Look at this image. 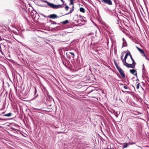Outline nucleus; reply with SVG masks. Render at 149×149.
<instances>
[{"instance_id": "29", "label": "nucleus", "mask_w": 149, "mask_h": 149, "mask_svg": "<svg viewBox=\"0 0 149 149\" xmlns=\"http://www.w3.org/2000/svg\"><path fill=\"white\" fill-rule=\"evenodd\" d=\"M114 64L115 65V66H116V67H117V66H118V64H117V63L116 62V61L114 60Z\"/></svg>"}, {"instance_id": "28", "label": "nucleus", "mask_w": 149, "mask_h": 149, "mask_svg": "<svg viewBox=\"0 0 149 149\" xmlns=\"http://www.w3.org/2000/svg\"><path fill=\"white\" fill-rule=\"evenodd\" d=\"M69 8V7L68 6H66L65 7V9L66 10H68Z\"/></svg>"}, {"instance_id": "32", "label": "nucleus", "mask_w": 149, "mask_h": 149, "mask_svg": "<svg viewBox=\"0 0 149 149\" xmlns=\"http://www.w3.org/2000/svg\"><path fill=\"white\" fill-rule=\"evenodd\" d=\"M128 145L127 143H125L124 144V145L123 146V147L124 148H126L127 147Z\"/></svg>"}, {"instance_id": "23", "label": "nucleus", "mask_w": 149, "mask_h": 149, "mask_svg": "<svg viewBox=\"0 0 149 149\" xmlns=\"http://www.w3.org/2000/svg\"><path fill=\"white\" fill-rule=\"evenodd\" d=\"M129 55L130 56L131 60L132 61L134 60V59H133L132 55L130 54V52L129 51Z\"/></svg>"}, {"instance_id": "17", "label": "nucleus", "mask_w": 149, "mask_h": 149, "mask_svg": "<svg viewBox=\"0 0 149 149\" xmlns=\"http://www.w3.org/2000/svg\"><path fill=\"white\" fill-rule=\"evenodd\" d=\"M60 27L59 26H56V27H54V29L56 30H58L60 29Z\"/></svg>"}, {"instance_id": "51", "label": "nucleus", "mask_w": 149, "mask_h": 149, "mask_svg": "<svg viewBox=\"0 0 149 149\" xmlns=\"http://www.w3.org/2000/svg\"><path fill=\"white\" fill-rule=\"evenodd\" d=\"M23 136H24L25 137H26V136H24V135H23Z\"/></svg>"}, {"instance_id": "21", "label": "nucleus", "mask_w": 149, "mask_h": 149, "mask_svg": "<svg viewBox=\"0 0 149 149\" xmlns=\"http://www.w3.org/2000/svg\"><path fill=\"white\" fill-rule=\"evenodd\" d=\"M126 46H127V43H126L125 42V41H123V47Z\"/></svg>"}, {"instance_id": "38", "label": "nucleus", "mask_w": 149, "mask_h": 149, "mask_svg": "<svg viewBox=\"0 0 149 149\" xmlns=\"http://www.w3.org/2000/svg\"><path fill=\"white\" fill-rule=\"evenodd\" d=\"M37 92L36 88H35V92L34 93H36Z\"/></svg>"}, {"instance_id": "11", "label": "nucleus", "mask_w": 149, "mask_h": 149, "mask_svg": "<svg viewBox=\"0 0 149 149\" xmlns=\"http://www.w3.org/2000/svg\"><path fill=\"white\" fill-rule=\"evenodd\" d=\"M68 22V20H66L64 21L61 22L60 23H58V25H60L61 24H66Z\"/></svg>"}, {"instance_id": "13", "label": "nucleus", "mask_w": 149, "mask_h": 149, "mask_svg": "<svg viewBox=\"0 0 149 149\" xmlns=\"http://www.w3.org/2000/svg\"><path fill=\"white\" fill-rule=\"evenodd\" d=\"M74 6H73L71 8V9L69 11V12L67 13L65 15H68L69 14V13H71L74 10Z\"/></svg>"}, {"instance_id": "10", "label": "nucleus", "mask_w": 149, "mask_h": 149, "mask_svg": "<svg viewBox=\"0 0 149 149\" xmlns=\"http://www.w3.org/2000/svg\"><path fill=\"white\" fill-rule=\"evenodd\" d=\"M132 61V64H130L131 65L132 67V68H135V65H136V63L134 61V60H133Z\"/></svg>"}, {"instance_id": "2", "label": "nucleus", "mask_w": 149, "mask_h": 149, "mask_svg": "<svg viewBox=\"0 0 149 149\" xmlns=\"http://www.w3.org/2000/svg\"><path fill=\"white\" fill-rule=\"evenodd\" d=\"M50 7L55 9L58 8H62V5H56L52 3H51Z\"/></svg>"}, {"instance_id": "16", "label": "nucleus", "mask_w": 149, "mask_h": 149, "mask_svg": "<svg viewBox=\"0 0 149 149\" xmlns=\"http://www.w3.org/2000/svg\"><path fill=\"white\" fill-rule=\"evenodd\" d=\"M80 11L83 13H85V9L82 7H80L79 9Z\"/></svg>"}, {"instance_id": "15", "label": "nucleus", "mask_w": 149, "mask_h": 149, "mask_svg": "<svg viewBox=\"0 0 149 149\" xmlns=\"http://www.w3.org/2000/svg\"><path fill=\"white\" fill-rule=\"evenodd\" d=\"M11 114H12L11 113H8L5 114L3 115V116L10 117L11 116Z\"/></svg>"}, {"instance_id": "44", "label": "nucleus", "mask_w": 149, "mask_h": 149, "mask_svg": "<svg viewBox=\"0 0 149 149\" xmlns=\"http://www.w3.org/2000/svg\"><path fill=\"white\" fill-rule=\"evenodd\" d=\"M32 43L31 42H30L29 43L30 45H31Z\"/></svg>"}, {"instance_id": "14", "label": "nucleus", "mask_w": 149, "mask_h": 149, "mask_svg": "<svg viewBox=\"0 0 149 149\" xmlns=\"http://www.w3.org/2000/svg\"><path fill=\"white\" fill-rule=\"evenodd\" d=\"M49 22H51V26H52V25L53 24H58L56 23L55 22L53 21H52L51 20H50L49 21Z\"/></svg>"}, {"instance_id": "3", "label": "nucleus", "mask_w": 149, "mask_h": 149, "mask_svg": "<svg viewBox=\"0 0 149 149\" xmlns=\"http://www.w3.org/2000/svg\"><path fill=\"white\" fill-rule=\"evenodd\" d=\"M102 2L104 3L109 5H112V3L111 0H101Z\"/></svg>"}, {"instance_id": "12", "label": "nucleus", "mask_w": 149, "mask_h": 149, "mask_svg": "<svg viewBox=\"0 0 149 149\" xmlns=\"http://www.w3.org/2000/svg\"><path fill=\"white\" fill-rule=\"evenodd\" d=\"M41 1L42 2H45L47 3L48 6H49V7L50 6V5L51 4V3H49V2L47 1L46 0H41Z\"/></svg>"}, {"instance_id": "41", "label": "nucleus", "mask_w": 149, "mask_h": 149, "mask_svg": "<svg viewBox=\"0 0 149 149\" xmlns=\"http://www.w3.org/2000/svg\"><path fill=\"white\" fill-rule=\"evenodd\" d=\"M123 41H125V43H126V41H125V39L124 38H123Z\"/></svg>"}, {"instance_id": "39", "label": "nucleus", "mask_w": 149, "mask_h": 149, "mask_svg": "<svg viewBox=\"0 0 149 149\" xmlns=\"http://www.w3.org/2000/svg\"><path fill=\"white\" fill-rule=\"evenodd\" d=\"M41 6L43 7H47V5H44L43 6Z\"/></svg>"}, {"instance_id": "46", "label": "nucleus", "mask_w": 149, "mask_h": 149, "mask_svg": "<svg viewBox=\"0 0 149 149\" xmlns=\"http://www.w3.org/2000/svg\"><path fill=\"white\" fill-rule=\"evenodd\" d=\"M122 91L123 93H124V92H124V91H123V90H122Z\"/></svg>"}, {"instance_id": "30", "label": "nucleus", "mask_w": 149, "mask_h": 149, "mask_svg": "<svg viewBox=\"0 0 149 149\" xmlns=\"http://www.w3.org/2000/svg\"><path fill=\"white\" fill-rule=\"evenodd\" d=\"M116 68L118 71L122 69L120 67H118V66Z\"/></svg>"}, {"instance_id": "5", "label": "nucleus", "mask_w": 149, "mask_h": 149, "mask_svg": "<svg viewBox=\"0 0 149 149\" xmlns=\"http://www.w3.org/2000/svg\"><path fill=\"white\" fill-rule=\"evenodd\" d=\"M130 71L131 73L135 75L137 77V73L136 70L134 69L130 70Z\"/></svg>"}, {"instance_id": "50", "label": "nucleus", "mask_w": 149, "mask_h": 149, "mask_svg": "<svg viewBox=\"0 0 149 149\" xmlns=\"http://www.w3.org/2000/svg\"><path fill=\"white\" fill-rule=\"evenodd\" d=\"M17 130V131L18 130Z\"/></svg>"}, {"instance_id": "8", "label": "nucleus", "mask_w": 149, "mask_h": 149, "mask_svg": "<svg viewBox=\"0 0 149 149\" xmlns=\"http://www.w3.org/2000/svg\"><path fill=\"white\" fill-rule=\"evenodd\" d=\"M136 48L139 51V52H140V54H141V56H142V55H144V54H145L144 51L139 48V47H136Z\"/></svg>"}, {"instance_id": "25", "label": "nucleus", "mask_w": 149, "mask_h": 149, "mask_svg": "<svg viewBox=\"0 0 149 149\" xmlns=\"http://www.w3.org/2000/svg\"><path fill=\"white\" fill-rule=\"evenodd\" d=\"M142 56H144V57H145V58H146V59L147 60H148V61H149V59L148 58V57H147V56H146L145 55V54H144V55H142Z\"/></svg>"}, {"instance_id": "37", "label": "nucleus", "mask_w": 149, "mask_h": 149, "mask_svg": "<svg viewBox=\"0 0 149 149\" xmlns=\"http://www.w3.org/2000/svg\"><path fill=\"white\" fill-rule=\"evenodd\" d=\"M70 5H73L74 4V3L73 2V1H70Z\"/></svg>"}, {"instance_id": "27", "label": "nucleus", "mask_w": 149, "mask_h": 149, "mask_svg": "<svg viewBox=\"0 0 149 149\" xmlns=\"http://www.w3.org/2000/svg\"><path fill=\"white\" fill-rule=\"evenodd\" d=\"M140 83H139L136 85V88L138 89L139 88Z\"/></svg>"}, {"instance_id": "4", "label": "nucleus", "mask_w": 149, "mask_h": 149, "mask_svg": "<svg viewBox=\"0 0 149 149\" xmlns=\"http://www.w3.org/2000/svg\"><path fill=\"white\" fill-rule=\"evenodd\" d=\"M47 17L52 19H54L58 17L57 15L54 14L49 15L47 16Z\"/></svg>"}, {"instance_id": "1", "label": "nucleus", "mask_w": 149, "mask_h": 149, "mask_svg": "<svg viewBox=\"0 0 149 149\" xmlns=\"http://www.w3.org/2000/svg\"><path fill=\"white\" fill-rule=\"evenodd\" d=\"M29 10L32 18L38 19L39 17V14L37 13L36 11L33 9H32L31 10L29 9Z\"/></svg>"}, {"instance_id": "40", "label": "nucleus", "mask_w": 149, "mask_h": 149, "mask_svg": "<svg viewBox=\"0 0 149 149\" xmlns=\"http://www.w3.org/2000/svg\"><path fill=\"white\" fill-rule=\"evenodd\" d=\"M66 55H67V57L68 58H70V57H68V53H66Z\"/></svg>"}, {"instance_id": "36", "label": "nucleus", "mask_w": 149, "mask_h": 149, "mask_svg": "<svg viewBox=\"0 0 149 149\" xmlns=\"http://www.w3.org/2000/svg\"><path fill=\"white\" fill-rule=\"evenodd\" d=\"M40 14L42 15L43 16L45 17H46V18L48 17H47V16H45V15H44V14Z\"/></svg>"}, {"instance_id": "49", "label": "nucleus", "mask_w": 149, "mask_h": 149, "mask_svg": "<svg viewBox=\"0 0 149 149\" xmlns=\"http://www.w3.org/2000/svg\"><path fill=\"white\" fill-rule=\"evenodd\" d=\"M30 45L31 46V47H33V45Z\"/></svg>"}, {"instance_id": "19", "label": "nucleus", "mask_w": 149, "mask_h": 149, "mask_svg": "<svg viewBox=\"0 0 149 149\" xmlns=\"http://www.w3.org/2000/svg\"><path fill=\"white\" fill-rule=\"evenodd\" d=\"M69 53L70 54H71L73 56L72 57V58L73 59H74V57L75 56L74 53L73 52H69Z\"/></svg>"}, {"instance_id": "18", "label": "nucleus", "mask_w": 149, "mask_h": 149, "mask_svg": "<svg viewBox=\"0 0 149 149\" xmlns=\"http://www.w3.org/2000/svg\"><path fill=\"white\" fill-rule=\"evenodd\" d=\"M129 55V51L126 54L124 57V61H125L127 58L128 55Z\"/></svg>"}, {"instance_id": "45", "label": "nucleus", "mask_w": 149, "mask_h": 149, "mask_svg": "<svg viewBox=\"0 0 149 149\" xmlns=\"http://www.w3.org/2000/svg\"><path fill=\"white\" fill-rule=\"evenodd\" d=\"M70 0V1H75V0Z\"/></svg>"}, {"instance_id": "24", "label": "nucleus", "mask_w": 149, "mask_h": 149, "mask_svg": "<svg viewBox=\"0 0 149 149\" xmlns=\"http://www.w3.org/2000/svg\"><path fill=\"white\" fill-rule=\"evenodd\" d=\"M75 123L76 124H81V122L80 121H78L77 120H76L75 121Z\"/></svg>"}, {"instance_id": "47", "label": "nucleus", "mask_w": 149, "mask_h": 149, "mask_svg": "<svg viewBox=\"0 0 149 149\" xmlns=\"http://www.w3.org/2000/svg\"><path fill=\"white\" fill-rule=\"evenodd\" d=\"M136 81H138L139 80V79H137L136 80Z\"/></svg>"}, {"instance_id": "9", "label": "nucleus", "mask_w": 149, "mask_h": 149, "mask_svg": "<svg viewBox=\"0 0 149 149\" xmlns=\"http://www.w3.org/2000/svg\"><path fill=\"white\" fill-rule=\"evenodd\" d=\"M78 17V15H76L73 18V20L76 22L77 23L79 22V21L76 20V19Z\"/></svg>"}, {"instance_id": "33", "label": "nucleus", "mask_w": 149, "mask_h": 149, "mask_svg": "<svg viewBox=\"0 0 149 149\" xmlns=\"http://www.w3.org/2000/svg\"><path fill=\"white\" fill-rule=\"evenodd\" d=\"M143 69H142L143 72V73H144V70H145L144 67V64H143Z\"/></svg>"}, {"instance_id": "26", "label": "nucleus", "mask_w": 149, "mask_h": 149, "mask_svg": "<svg viewBox=\"0 0 149 149\" xmlns=\"http://www.w3.org/2000/svg\"><path fill=\"white\" fill-rule=\"evenodd\" d=\"M38 94H36V93H34V97L33 99H35L38 96Z\"/></svg>"}, {"instance_id": "31", "label": "nucleus", "mask_w": 149, "mask_h": 149, "mask_svg": "<svg viewBox=\"0 0 149 149\" xmlns=\"http://www.w3.org/2000/svg\"><path fill=\"white\" fill-rule=\"evenodd\" d=\"M115 115L116 117H118V111H116V112H115Z\"/></svg>"}, {"instance_id": "35", "label": "nucleus", "mask_w": 149, "mask_h": 149, "mask_svg": "<svg viewBox=\"0 0 149 149\" xmlns=\"http://www.w3.org/2000/svg\"><path fill=\"white\" fill-rule=\"evenodd\" d=\"M29 49V50H30V51H31V52L34 53H36V54H37V53H36V52L34 51H33V50L31 49Z\"/></svg>"}, {"instance_id": "43", "label": "nucleus", "mask_w": 149, "mask_h": 149, "mask_svg": "<svg viewBox=\"0 0 149 149\" xmlns=\"http://www.w3.org/2000/svg\"><path fill=\"white\" fill-rule=\"evenodd\" d=\"M60 0L63 3V4L64 3V2L63 0Z\"/></svg>"}, {"instance_id": "42", "label": "nucleus", "mask_w": 149, "mask_h": 149, "mask_svg": "<svg viewBox=\"0 0 149 149\" xmlns=\"http://www.w3.org/2000/svg\"><path fill=\"white\" fill-rule=\"evenodd\" d=\"M125 92H127V93H130V92L129 91H125Z\"/></svg>"}, {"instance_id": "20", "label": "nucleus", "mask_w": 149, "mask_h": 149, "mask_svg": "<svg viewBox=\"0 0 149 149\" xmlns=\"http://www.w3.org/2000/svg\"><path fill=\"white\" fill-rule=\"evenodd\" d=\"M102 24L106 28H107L108 26L104 22H103L102 23Z\"/></svg>"}, {"instance_id": "48", "label": "nucleus", "mask_w": 149, "mask_h": 149, "mask_svg": "<svg viewBox=\"0 0 149 149\" xmlns=\"http://www.w3.org/2000/svg\"><path fill=\"white\" fill-rule=\"evenodd\" d=\"M83 18H85V17H84V16H83Z\"/></svg>"}, {"instance_id": "7", "label": "nucleus", "mask_w": 149, "mask_h": 149, "mask_svg": "<svg viewBox=\"0 0 149 149\" xmlns=\"http://www.w3.org/2000/svg\"><path fill=\"white\" fill-rule=\"evenodd\" d=\"M118 71L119 72L120 74L121 75L122 77L123 78H125V75L124 73V72L123 71V70L122 69L121 70H120Z\"/></svg>"}, {"instance_id": "34", "label": "nucleus", "mask_w": 149, "mask_h": 149, "mask_svg": "<svg viewBox=\"0 0 149 149\" xmlns=\"http://www.w3.org/2000/svg\"><path fill=\"white\" fill-rule=\"evenodd\" d=\"M123 55L121 56V60H122L123 62H124V61H125L124 58V59H123Z\"/></svg>"}, {"instance_id": "22", "label": "nucleus", "mask_w": 149, "mask_h": 149, "mask_svg": "<svg viewBox=\"0 0 149 149\" xmlns=\"http://www.w3.org/2000/svg\"><path fill=\"white\" fill-rule=\"evenodd\" d=\"M124 88L125 89H129V90H130V88H128L127 86H126L125 85L123 86Z\"/></svg>"}, {"instance_id": "6", "label": "nucleus", "mask_w": 149, "mask_h": 149, "mask_svg": "<svg viewBox=\"0 0 149 149\" xmlns=\"http://www.w3.org/2000/svg\"><path fill=\"white\" fill-rule=\"evenodd\" d=\"M123 65H125L128 68H132V67L131 65L130 64H128V63H127V62L126 61V60L124 62H123Z\"/></svg>"}]
</instances>
